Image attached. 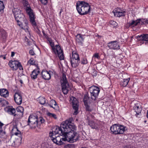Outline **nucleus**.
<instances>
[{"label": "nucleus", "instance_id": "1", "mask_svg": "<svg viewBox=\"0 0 148 148\" xmlns=\"http://www.w3.org/2000/svg\"><path fill=\"white\" fill-rule=\"evenodd\" d=\"M76 126L70 121L66 120L61 124L60 127H57L55 131L49 133L50 136H56L58 134L63 135L64 138H62L64 141H67L73 143L78 140L79 135L74 130H75Z\"/></svg>", "mask_w": 148, "mask_h": 148}, {"label": "nucleus", "instance_id": "2", "mask_svg": "<svg viewBox=\"0 0 148 148\" xmlns=\"http://www.w3.org/2000/svg\"><path fill=\"white\" fill-rule=\"evenodd\" d=\"M76 9L78 13L81 15L86 14L90 12V5L88 3L84 1H79L76 3Z\"/></svg>", "mask_w": 148, "mask_h": 148}, {"label": "nucleus", "instance_id": "3", "mask_svg": "<svg viewBox=\"0 0 148 148\" xmlns=\"http://www.w3.org/2000/svg\"><path fill=\"white\" fill-rule=\"evenodd\" d=\"M18 25L22 29H28V21L21 12L14 16Z\"/></svg>", "mask_w": 148, "mask_h": 148}, {"label": "nucleus", "instance_id": "4", "mask_svg": "<svg viewBox=\"0 0 148 148\" xmlns=\"http://www.w3.org/2000/svg\"><path fill=\"white\" fill-rule=\"evenodd\" d=\"M50 45L51 46L53 52L56 54H57L59 59L60 60H63L64 59V56L63 50L61 49L60 47L58 45H56L54 46V43L49 41Z\"/></svg>", "mask_w": 148, "mask_h": 148}, {"label": "nucleus", "instance_id": "5", "mask_svg": "<svg viewBox=\"0 0 148 148\" xmlns=\"http://www.w3.org/2000/svg\"><path fill=\"white\" fill-rule=\"evenodd\" d=\"M60 82L62 91L64 95H66L69 91V86L67 80L66 75L64 73L62 74Z\"/></svg>", "mask_w": 148, "mask_h": 148}, {"label": "nucleus", "instance_id": "6", "mask_svg": "<svg viewBox=\"0 0 148 148\" xmlns=\"http://www.w3.org/2000/svg\"><path fill=\"white\" fill-rule=\"evenodd\" d=\"M70 62L73 68L78 66L80 62V58L79 54L75 51H72V57H71Z\"/></svg>", "mask_w": 148, "mask_h": 148}, {"label": "nucleus", "instance_id": "7", "mask_svg": "<svg viewBox=\"0 0 148 148\" xmlns=\"http://www.w3.org/2000/svg\"><path fill=\"white\" fill-rule=\"evenodd\" d=\"M100 90L97 87L95 86H92L89 87L88 91L90 94L91 99L95 101L97 98Z\"/></svg>", "mask_w": 148, "mask_h": 148}, {"label": "nucleus", "instance_id": "8", "mask_svg": "<svg viewBox=\"0 0 148 148\" xmlns=\"http://www.w3.org/2000/svg\"><path fill=\"white\" fill-rule=\"evenodd\" d=\"M37 117L33 115H31L29 117L28 121V125L32 128H35L38 127Z\"/></svg>", "mask_w": 148, "mask_h": 148}, {"label": "nucleus", "instance_id": "9", "mask_svg": "<svg viewBox=\"0 0 148 148\" xmlns=\"http://www.w3.org/2000/svg\"><path fill=\"white\" fill-rule=\"evenodd\" d=\"M26 12L29 16L30 21L33 25H36V23L35 21L34 15L33 12L32 10L30 8L28 7L26 8Z\"/></svg>", "mask_w": 148, "mask_h": 148}, {"label": "nucleus", "instance_id": "10", "mask_svg": "<svg viewBox=\"0 0 148 148\" xmlns=\"http://www.w3.org/2000/svg\"><path fill=\"white\" fill-rule=\"evenodd\" d=\"M71 103L72 104L73 108L74 110L73 114L74 115H76L78 113V101L74 97H72L71 98Z\"/></svg>", "mask_w": 148, "mask_h": 148}, {"label": "nucleus", "instance_id": "11", "mask_svg": "<svg viewBox=\"0 0 148 148\" xmlns=\"http://www.w3.org/2000/svg\"><path fill=\"white\" fill-rule=\"evenodd\" d=\"M133 109L136 113L135 115L136 117H140L142 108L140 104L139 103H135L133 106Z\"/></svg>", "mask_w": 148, "mask_h": 148}, {"label": "nucleus", "instance_id": "12", "mask_svg": "<svg viewBox=\"0 0 148 148\" xmlns=\"http://www.w3.org/2000/svg\"><path fill=\"white\" fill-rule=\"evenodd\" d=\"M50 137L52 140L57 145H61L63 144V142L62 141H63L62 139L63 138H60L59 135Z\"/></svg>", "mask_w": 148, "mask_h": 148}, {"label": "nucleus", "instance_id": "13", "mask_svg": "<svg viewBox=\"0 0 148 148\" xmlns=\"http://www.w3.org/2000/svg\"><path fill=\"white\" fill-rule=\"evenodd\" d=\"M114 16L117 17H120L125 15V12L124 10H122L120 8H117L113 11Z\"/></svg>", "mask_w": 148, "mask_h": 148}, {"label": "nucleus", "instance_id": "14", "mask_svg": "<svg viewBox=\"0 0 148 148\" xmlns=\"http://www.w3.org/2000/svg\"><path fill=\"white\" fill-rule=\"evenodd\" d=\"M22 96L21 93L16 92L14 95V100L16 103L18 105H20L22 102Z\"/></svg>", "mask_w": 148, "mask_h": 148}, {"label": "nucleus", "instance_id": "15", "mask_svg": "<svg viewBox=\"0 0 148 148\" xmlns=\"http://www.w3.org/2000/svg\"><path fill=\"white\" fill-rule=\"evenodd\" d=\"M52 72L51 71L43 70L41 73L42 78L45 80H49L51 77V74Z\"/></svg>", "mask_w": 148, "mask_h": 148}, {"label": "nucleus", "instance_id": "16", "mask_svg": "<svg viewBox=\"0 0 148 148\" xmlns=\"http://www.w3.org/2000/svg\"><path fill=\"white\" fill-rule=\"evenodd\" d=\"M108 46L110 49H119V45L118 42L116 41H112L108 44Z\"/></svg>", "mask_w": 148, "mask_h": 148}, {"label": "nucleus", "instance_id": "17", "mask_svg": "<svg viewBox=\"0 0 148 148\" xmlns=\"http://www.w3.org/2000/svg\"><path fill=\"white\" fill-rule=\"evenodd\" d=\"M19 62L17 61H10L8 64L13 70H16L18 69V65Z\"/></svg>", "mask_w": 148, "mask_h": 148}, {"label": "nucleus", "instance_id": "18", "mask_svg": "<svg viewBox=\"0 0 148 148\" xmlns=\"http://www.w3.org/2000/svg\"><path fill=\"white\" fill-rule=\"evenodd\" d=\"M12 133L20 137V140H22V136L21 132L18 130L17 126H14L12 131Z\"/></svg>", "mask_w": 148, "mask_h": 148}, {"label": "nucleus", "instance_id": "19", "mask_svg": "<svg viewBox=\"0 0 148 148\" xmlns=\"http://www.w3.org/2000/svg\"><path fill=\"white\" fill-rule=\"evenodd\" d=\"M135 37L138 40L148 41V34H143L136 36Z\"/></svg>", "mask_w": 148, "mask_h": 148}, {"label": "nucleus", "instance_id": "20", "mask_svg": "<svg viewBox=\"0 0 148 148\" xmlns=\"http://www.w3.org/2000/svg\"><path fill=\"white\" fill-rule=\"evenodd\" d=\"M117 127H118V129L117 130L119 132L118 134H123L124 132L127 130L126 127L119 124H118Z\"/></svg>", "mask_w": 148, "mask_h": 148}, {"label": "nucleus", "instance_id": "21", "mask_svg": "<svg viewBox=\"0 0 148 148\" xmlns=\"http://www.w3.org/2000/svg\"><path fill=\"white\" fill-rule=\"evenodd\" d=\"M118 124H114L112 125L110 127V130L111 131L112 134L115 135L118 134L119 132L117 130L118 129Z\"/></svg>", "mask_w": 148, "mask_h": 148}, {"label": "nucleus", "instance_id": "22", "mask_svg": "<svg viewBox=\"0 0 148 148\" xmlns=\"http://www.w3.org/2000/svg\"><path fill=\"white\" fill-rule=\"evenodd\" d=\"M39 69L38 68L34 69L31 75L32 78L35 79L37 78L38 73H40Z\"/></svg>", "mask_w": 148, "mask_h": 148}, {"label": "nucleus", "instance_id": "23", "mask_svg": "<svg viewBox=\"0 0 148 148\" xmlns=\"http://www.w3.org/2000/svg\"><path fill=\"white\" fill-rule=\"evenodd\" d=\"M0 95L4 97H6L8 96V91L5 89L3 88L0 89Z\"/></svg>", "mask_w": 148, "mask_h": 148}, {"label": "nucleus", "instance_id": "24", "mask_svg": "<svg viewBox=\"0 0 148 148\" xmlns=\"http://www.w3.org/2000/svg\"><path fill=\"white\" fill-rule=\"evenodd\" d=\"M76 40L78 42L82 43L84 40V36L81 34H77L76 36Z\"/></svg>", "mask_w": 148, "mask_h": 148}, {"label": "nucleus", "instance_id": "25", "mask_svg": "<svg viewBox=\"0 0 148 148\" xmlns=\"http://www.w3.org/2000/svg\"><path fill=\"white\" fill-rule=\"evenodd\" d=\"M51 107L57 110L58 107L57 105L56 101L53 99L51 100L50 101L49 104L48 103Z\"/></svg>", "mask_w": 148, "mask_h": 148}, {"label": "nucleus", "instance_id": "26", "mask_svg": "<svg viewBox=\"0 0 148 148\" xmlns=\"http://www.w3.org/2000/svg\"><path fill=\"white\" fill-rule=\"evenodd\" d=\"M130 79V78L127 79H124L122 81L120 82V85L123 87H125L127 84L128 82Z\"/></svg>", "mask_w": 148, "mask_h": 148}, {"label": "nucleus", "instance_id": "27", "mask_svg": "<svg viewBox=\"0 0 148 148\" xmlns=\"http://www.w3.org/2000/svg\"><path fill=\"white\" fill-rule=\"evenodd\" d=\"M7 112L10 114L14 116V114L16 113L15 109L13 108H6Z\"/></svg>", "mask_w": 148, "mask_h": 148}, {"label": "nucleus", "instance_id": "28", "mask_svg": "<svg viewBox=\"0 0 148 148\" xmlns=\"http://www.w3.org/2000/svg\"><path fill=\"white\" fill-rule=\"evenodd\" d=\"M139 19L135 21L132 20L131 22H129V25L132 27H134L139 24Z\"/></svg>", "mask_w": 148, "mask_h": 148}, {"label": "nucleus", "instance_id": "29", "mask_svg": "<svg viewBox=\"0 0 148 148\" xmlns=\"http://www.w3.org/2000/svg\"><path fill=\"white\" fill-rule=\"evenodd\" d=\"M88 125L93 129H97V124L92 121H89Z\"/></svg>", "mask_w": 148, "mask_h": 148}, {"label": "nucleus", "instance_id": "30", "mask_svg": "<svg viewBox=\"0 0 148 148\" xmlns=\"http://www.w3.org/2000/svg\"><path fill=\"white\" fill-rule=\"evenodd\" d=\"M12 11L14 15V16H16V14L17 15L21 12V11L17 8L13 9Z\"/></svg>", "mask_w": 148, "mask_h": 148}, {"label": "nucleus", "instance_id": "31", "mask_svg": "<svg viewBox=\"0 0 148 148\" xmlns=\"http://www.w3.org/2000/svg\"><path fill=\"white\" fill-rule=\"evenodd\" d=\"M17 142L18 140H15V139L13 138H11L9 141L10 145L12 146H14L15 144H17Z\"/></svg>", "mask_w": 148, "mask_h": 148}, {"label": "nucleus", "instance_id": "32", "mask_svg": "<svg viewBox=\"0 0 148 148\" xmlns=\"http://www.w3.org/2000/svg\"><path fill=\"white\" fill-rule=\"evenodd\" d=\"M139 24L140 25H142L146 24H148V20L146 19H139Z\"/></svg>", "mask_w": 148, "mask_h": 148}, {"label": "nucleus", "instance_id": "33", "mask_svg": "<svg viewBox=\"0 0 148 148\" xmlns=\"http://www.w3.org/2000/svg\"><path fill=\"white\" fill-rule=\"evenodd\" d=\"M23 116V113L17 112L14 114V117L17 119H18L21 118Z\"/></svg>", "mask_w": 148, "mask_h": 148}, {"label": "nucleus", "instance_id": "34", "mask_svg": "<svg viewBox=\"0 0 148 148\" xmlns=\"http://www.w3.org/2000/svg\"><path fill=\"white\" fill-rule=\"evenodd\" d=\"M37 121L36 122L38 123V125H40L41 123H44L45 121L44 119L42 117L37 118Z\"/></svg>", "mask_w": 148, "mask_h": 148}, {"label": "nucleus", "instance_id": "35", "mask_svg": "<svg viewBox=\"0 0 148 148\" xmlns=\"http://www.w3.org/2000/svg\"><path fill=\"white\" fill-rule=\"evenodd\" d=\"M16 110L17 112L23 113L24 111V108L23 107L21 106H18Z\"/></svg>", "mask_w": 148, "mask_h": 148}, {"label": "nucleus", "instance_id": "36", "mask_svg": "<svg viewBox=\"0 0 148 148\" xmlns=\"http://www.w3.org/2000/svg\"><path fill=\"white\" fill-rule=\"evenodd\" d=\"M84 105L86 108V111H88L89 112L92 110L93 109L90 107V106L88 104V103H86L84 104Z\"/></svg>", "mask_w": 148, "mask_h": 148}, {"label": "nucleus", "instance_id": "37", "mask_svg": "<svg viewBox=\"0 0 148 148\" xmlns=\"http://www.w3.org/2000/svg\"><path fill=\"white\" fill-rule=\"evenodd\" d=\"M110 24L112 25V27H116L117 26L118 24L116 22L114 21H110Z\"/></svg>", "mask_w": 148, "mask_h": 148}, {"label": "nucleus", "instance_id": "38", "mask_svg": "<svg viewBox=\"0 0 148 148\" xmlns=\"http://www.w3.org/2000/svg\"><path fill=\"white\" fill-rule=\"evenodd\" d=\"M89 98V97L87 95H85L84 96V98L83 99V101L84 103V104H85L86 103H88V100Z\"/></svg>", "mask_w": 148, "mask_h": 148}, {"label": "nucleus", "instance_id": "39", "mask_svg": "<svg viewBox=\"0 0 148 148\" xmlns=\"http://www.w3.org/2000/svg\"><path fill=\"white\" fill-rule=\"evenodd\" d=\"M45 98L41 97L39 98V103L42 105L45 104Z\"/></svg>", "mask_w": 148, "mask_h": 148}, {"label": "nucleus", "instance_id": "40", "mask_svg": "<svg viewBox=\"0 0 148 148\" xmlns=\"http://www.w3.org/2000/svg\"><path fill=\"white\" fill-rule=\"evenodd\" d=\"M35 61L33 59L31 58L30 60L28 61L27 62V64L28 65H35Z\"/></svg>", "mask_w": 148, "mask_h": 148}, {"label": "nucleus", "instance_id": "41", "mask_svg": "<svg viewBox=\"0 0 148 148\" xmlns=\"http://www.w3.org/2000/svg\"><path fill=\"white\" fill-rule=\"evenodd\" d=\"M47 115L50 117L54 118L55 119L57 118L56 115L54 114L49 112L47 113Z\"/></svg>", "mask_w": 148, "mask_h": 148}, {"label": "nucleus", "instance_id": "42", "mask_svg": "<svg viewBox=\"0 0 148 148\" xmlns=\"http://www.w3.org/2000/svg\"><path fill=\"white\" fill-rule=\"evenodd\" d=\"M5 8L3 1H0V11L3 10Z\"/></svg>", "mask_w": 148, "mask_h": 148}, {"label": "nucleus", "instance_id": "43", "mask_svg": "<svg viewBox=\"0 0 148 148\" xmlns=\"http://www.w3.org/2000/svg\"><path fill=\"white\" fill-rule=\"evenodd\" d=\"M88 63V61L86 58H84L81 61V63L83 64H86Z\"/></svg>", "mask_w": 148, "mask_h": 148}, {"label": "nucleus", "instance_id": "44", "mask_svg": "<svg viewBox=\"0 0 148 148\" xmlns=\"http://www.w3.org/2000/svg\"><path fill=\"white\" fill-rule=\"evenodd\" d=\"M95 58L98 59H99L100 58V57L98 53H95L93 56V58Z\"/></svg>", "mask_w": 148, "mask_h": 148}, {"label": "nucleus", "instance_id": "45", "mask_svg": "<svg viewBox=\"0 0 148 148\" xmlns=\"http://www.w3.org/2000/svg\"><path fill=\"white\" fill-rule=\"evenodd\" d=\"M40 1L43 5H46L47 3V0H39Z\"/></svg>", "mask_w": 148, "mask_h": 148}, {"label": "nucleus", "instance_id": "46", "mask_svg": "<svg viewBox=\"0 0 148 148\" xmlns=\"http://www.w3.org/2000/svg\"><path fill=\"white\" fill-rule=\"evenodd\" d=\"M18 68L20 70H21L23 69V67L20 62H19V64H18Z\"/></svg>", "mask_w": 148, "mask_h": 148}, {"label": "nucleus", "instance_id": "47", "mask_svg": "<svg viewBox=\"0 0 148 148\" xmlns=\"http://www.w3.org/2000/svg\"><path fill=\"white\" fill-rule=\"evenodd\" d=\"M29 53L31 56H34L35 55V53L33 50L31 49L29 51Z\"/></svg>", "mask_w": 148, "mask_h": 148}, {"label": "nucleus", "instance_id": "48", "mask_svg": "<svg viewBox=\"0 0 148 148\" xmlns=\"http://www.w3.org/2000/svg\"><path fill=\"white\" fill-rule=\"evenodd\" d=\"M123 148H134L133 147H131L130 146H126L123 147Z\"/></svg>", "mask_w": 148, "mask_h": 148}, {"label": "nucleus", "instance_id": "49", "mask_svg": "<svg viewBox=\"0 0 148 148\" xmlns=\"http://www.w3.org/2000/svg\"><path fill=\"white\" fill-rule=\"evenodd\" d=\"M42 32L43 34V36L46 38H47V35L45 33L44 31L43 30L42 31Z\"/></svg>", "mask_w": 148, "mask_h": 148}, {"label": "nucleus", "instance_id": "50", "mask_svg": "<svg viewBox=\"0 0 148 148\" xmlns=\"http://www.w3.org/2000/svg\"><path fill=\"white\" fill-rule=\"evenodd\" d=\"M5 101H2L1 100H0V103H1V105L2 106H3L4 104L5 103Z\"/></svg>", "mask_w": 148, "mask_h": 148}, {"label": "nucleus", "instance_id": "51", "mask_svg": "<svg viewBox=\"0 0 148 148\" xmlns=\"http://www.w3.org/2000/svg\"><path fill=\"white\" fill-rule=\"evenodd\" d=\"M37 32L38 34L40 35L41 34V32L38 29H37Z\"/></svg>", "mask_w": 148, "mask_h": 148}, {"label": "nucleus", "instance_id": "52", "mask_svg": "<svg viewBox=\"0 0 148 148\" xmlns=\"http://www.w3.org/2000/svg\"><path fill=\"white\" fill-rule=\"evenodd\" d=\"M15 54V53L14 52H11V56L12 57H13Z\"/></svg>", "mask_w": 148, "mask_h": 148}, {"label": "nucleus", "instance_id": "53", "mask_svg": "<svg viewBox=\"0 0 148 148\" xmlns=\"http://www.w3.org/2000/svg\"><path fill=\"white\" fill-rule=\"evenodd\" d=\"M3 124L2 123L1 121H0V126H2L3 125Z\"/></svg>", "mask_w": 148, "mask_h": 148}, {"label": "nucleus", "instance_id": "54", "mask_svg": "<svg viewBox=\"0 0 148 148\" xmlns=\"http://www.w3.org/2000/svg\"><path fill=\"white\" fill-rule=\"evenodd\" d=\"M20 82L21 83V84H22L23 83V81H22V80H20Z\"/></svg>", "mask_w": 148, "mask_h": 148}, {"label": "nucleus", "instance_id": "55", "mask_svg": "<svg viewBox=\"0 0 148 148\" xmlns=\"http://www.w3.org/2000/svg\"><path fill=\"white\" fill-rule=\"evenodd\" d=\"M63 9L62 8H61V9L60 10V11H61V12H62L63 11Z\"/></svg>", "mask_w": 148, "mask_h": 148}, {"label": "nucleus", "instance_id": "56", "mask_svg": "<svg viewBox=\"0 0 148 148\" xmlns=\"http://www.w3.org/2000/svg\"><path fill=\"white\" fill-rule=\"evenodd\" d=\"M25 3L26 4H27L28 3V2L27 1H25Z\"/></svg>", "mask_w": 148, "mask_h": 148}, {"label": "nucleus", "instance_id": "57", "mask_svg": "<svg viewBox=\"0 0 148 148\" xmlns=\"http://www.w3.org/2000/svg\"><path fill=\"white\" fill-rule=\"evenodd\" d=\"M61 13H62L61 11H60V12L59 14H60V15Z\"/></svg>", "mask_w": 148, "mask_h": 148}, {"label": "nucleus", "instance_id": "58", "mask_svg": "<svg viewBox=\"0 0 148 148\" xmlns=\"http://www.w3.org/2000/svg\"><path fill=\"white\" fill-rule=\"evenodd\" d=\"M19 137V140H20V141H21V140H20V137ZM18 140H19V139H18Z\"/></svg>", "mask_w": 148, "mask_h": 148}, {"label": "nucleus", "instance_id": "59", "mask_svg": "<svg viewBox=\"0 0 148 148\" xmlns=\"http://www.w3.org/2000/svg\"><path fill=\"white\" fill-rule=\"evenodd\" d=\"M133 38V37H131V39H132V38Z\"/></svg>", "mask_w": 148, "mask_h": 148}, {"label": "nucleus", "instance_id": "60", "mask_svg": "<svg viewBox=\"0 0 148 148\" xmlns=\"http://www.w3.org/2000/svg\"><path fill=\"white\" fill-rule=\"evenodd\" d=\"M4 59H5V57H4Z\"/></svg>", "mask_w": 148, "mask_h": 148}]
</instances>
